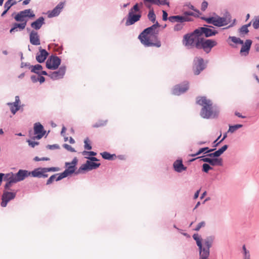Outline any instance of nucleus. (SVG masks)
<instances>
[{
  "label": "nucleus",
  "instance_id": "nucleus-33",
  "mask_svg": "<svg viewBox=\"0 0 259 259\" xmlns=\"http://www.w3.org/2000/svg\"><path fill=\"white\" fill-rule=\"evenodd\" d=\"M147 16L148 18L150 21H151L153 23H154L155 22L156 17L153 9L150 10L149 11Z\"/></svg>",
  "mask_w": 259,
  "mask_h": 259
},
{
  "label": "nucleus",
  "instance_id": "nucleus-41",
  "mask_svg": "<svg viewBox=\"0 0 259 259\" xmlns=\"http://www.w3.org/2000/svg\"><path fill=\"white\" fill-rule=\"evenodd\" d=\"M27 21H25L24 22L21 23H15V24L17 29L19 28L20 30H22L25 28Z\"/></svg>",
  "mask_w": 259,
  "mask_h": 259
},
{
  "label": "nucleus",
  "instance_id": "nucleus-61",
  "mask_svg": "<svg viewBox=\"0 0 259 259\" xmlns=\"http://www.w3.org/2000/svg\"><path fill=\"white\" fill-rule=\"evenodd\" d=\"M253 28L255 29L259 28V19L255 20L252 24Z\"/></svg>",
  "mask_w": 259,
  "mask_h": 259
},
{
  "label": "nucleus",
  "instance_id": "nucleus-22",
  "mask_svg": "<svg viewBox=\"0 0 259 259\" xmlns=\"http://www.w3.org/2000/svg\"><path fill=\"white\" fill-rule=\"evenodd\" d=\"M173 166L175 170L178 172H181L187 169V167L183 164L182 159L176 160L173 164Z\"/></svg>",
  "mask_w": 259,
  "mask_h": 259
},
{
  "label": "nucleus",
  "instance_id": "nucleus-56",
  "mask_svg": "<svg viewBox=\"0 0 259 259\" xmlns=\"http://www.w3.org/2000/svg\"><path fill=\"white\" fill-rule=\"evenodd\" d=\"M201 19L206 21L208 24H211L212 23V16L209 17H201Z\"/></svg>",
  "mask_w": 259,
  "mask_h": 259
},
{
  "label": "nucleus",
  "instance_id": "nucleus-16",
  "mask_svg": "<svg viewBox=\"0 0 259 259\" xmlns=\"http://www.w3.org/2000/svg\"><path fill=\"white\" fill-rule=\"evenodd\" d=\"M168 20L171 23H184L185 22H190L192 21V19L188 17L183 16L182 15H174L168 17Z\"/></svg>",
  "mask_w": 259,
  "mask_h": 259
},
{
  "label": "nucleus",
  "instance_id": "nucleus-20",
  "mask_svg": "<svg viewBox=\"0 0 259 259\" xmlns=\"http://www.w3.org/2000/svg\"><path fill=\"white\" fill-rule=\"evenodd\" d=\"M39 51L40 54H37L36 60L38 63H42L45 62L49 54L45 49H43L41 47L39 48Z\"/></svg>",
  "mask_w": 259,
  "mask_h": 259
},
{
  "label": "nucleus",
  "instance_id": "nucleus-53",
  "mask_svg": "<svg viewBox=\"0 0 259 259\" xmlns=\"http://www.w3.org/2000/svg\"><path fill=\"white\" fill-rule=\"evenodd\" d=\"M27 142L28 143L29 146L32 148H34L36 145H38L39 144L38 142L33 141L30 140H28Z\"/></svg>",
  "mask_w": 259,
  "mask_h": 259
},
{
  "label": "nucleus",
  "instance_id": "nucleus-46",
  "mask_svg": "<svg viewBox=\"0 0 259 259\" xmlns=\"http://www.w3.org/2000/svg\"><path fill=\"white\" fill-rule=\"evenodd\" d=\"M45 169V174L47 172L50 171H57L59 170V168L57 167H44Z\"/></svg>",
  "mask_w": 259,
  "mask_h": 259
},
{
  "label": "nucleus",
  "instance_id": "nucleus-11",
  "mask_svg": "<svg viewBox=\"0 0 259 259\" xmlns=\"http://www.w3.org/2000/svg\"><path fill=\"white\" fill-rule=\"evenodd\" d=\"M189 89V82L185 81L182 84L175 86L172 90V94L175 95H180L185 93Z\"/></svg>",
  "mask_w": 259,
  "mask_h": 259
},
{
  "label": "nucleus",
  "instance_id": "nucleus-52",
  "mask_svg": "<svg viewBox=\"0 0 259 259\" xmlns=\"http://www.w3.org/2000/svg\"><path fill=\"white\" fill-rule=\"evenodd\" d=\"M46 147L50 150L58 149L60 148L59 145L56 144L53 145H48Z\"/></svg>",
  "mask_w": 259,
  "mask_h": 259
},
{
  "label": "nucleus",
  "instance_id": "nucleus-58",
  "mask_svg": "<svg viewBox=\"0 0 259 259\" xmlns=\"http://www.w3.org/2000/svg\"><path fill=\"white\" fill-rule=\"evenodd\" d=\"M168 20V14L166 11L163 10L162 11V20L164 21H166Z\"/></svg>",
  "mask_w": 259,
  "mask_h": 259
},
{
  "label": "nucleus",
  "instance_id": "nucleus-23",
  "mask_svg": "<svg viewBox=\"0 0 259 259\" xmlns=\"http://www.w3.org/2000/svg\"><path fill=\"white\" fill-rule=\"evenodd\" d=\"M44 24H45V19L41 16L31 23V27L35 30H38Z\"/></svg>",
  "mask_w": 259,
  "mask_h": 259
},
{
  "label": "nucleus",
  "instance_id": "nucleus-55",
  "mask_svg": "<svg viewBox=\"0 0 259 259\" xmlns=\"http://www.w3.org/2000/svg\"><path fill=\"white\" fill-rule=\"evenodd\" d=\"M32 66V65H31L28 62H22L21 63V68L27 67L30 70Z\"/></svg>",
  "mask_w": 259,
  "mask_h": 259
},
{
  "label": "nucleus",
  "instance_id": "nucleus-15",
  "mask_svg": "<svg viewBox=\"0 0 259 259\" xmlns=\"http://www.w3.org/2000/svg\"><path fill=\"white\" fill-rule=\"evenodd\" d=\"M30 176V171L25 169H19L16 174H14V180L16 183L24 180Z\"/></svg>",
  "mask_w": 259,
  "mask_h": 259
},
{
  "label": "nucleus",
  "instance_id": "nucleus-47",
  "mask_svg": "<svg viewBox=\"0 0 259 259\" xmlns=\"http://www.w3.org/2000/svg\"><path fill=\"white\" fill-rule=\"evenodd\" d=\"M59 174H54V175L51 176L49 178V179L47 180V183H46V185H49L53 183V182L55 180V179L56 180V177Z\"/></svg>",
  "mask_w": 259,
  "mask_h": 259
},
{
  "label": "nucleus",
  "instance_id": "nucleus-38",
  "mask_svg": "<svg viewBox=\"0 0 259 259\" xmlns=\"http://www.w3.org/2000/svg\"><path fill=\"white\" fill-rule=\"evenodd\" d=\"M108 120H99L98 122H96V123L94 124L92 126L94 128H97L99 127L100 126H103L105 125L107 123Z\"/></svg>",
  "mask_w": 259,
  "mask_h": 259
},
{
  "label": "nucleus",
  "instance_id": "nucleus-2",
  "mask_svg": "<svg viewBox=\"0 0 259 259\" xmlns=\"http://www.w3.org/2000/svg\"><path fill=\"white\" fill-rule=\"evenodd\" d=\"M159 31L151 26L145 28L139 35L138 38L145 47H156L159 48L161 42L158 39Z\"/></svg>",
  "mask_w": 259,
  "mask_h": 259
},
{
  "label": "nucleus",
  "instance_id": "nucleus-51",
  "mask_svg": "<svg viewBox=\"0 0 259 259\" xmlns=\"http://www.w3.org/2000/svg\"><path fill=\"white\" fill-rule=\"evenodd\" d=\"M205 226V223L204 221L200 222L194 229L195 231H198L202 227H204Z\"/></svg>",
  "mask_w": 259,
  "mask_h": 259
},
{
  "label": "nucleus",
  "instance_id": "nucleus-27",
  "mask_svg": "<svg viewBox=\"0 0 259 259\" xmlns=\"http://www.w3.org/2000/svg\"><path fill=\"white\" fill-rule=\"evenodd\" d=\"M7 104L10 107L11 112L14 115L21 109V105L17 104V105L14 106L13 102H9Z\"/></svg>",
  "mask_w": 259,
  "mask_h": 259
},
{
  "label": "nucleus",
  "instance_id": "nucleus-42",
  "mask_svg": "<svg viewBox=\"0 0 259 259\" xmlns=\"http://www.w3.org/2000/svg\"><path fill=\"white\" fill-rule=\"evenodd\" d=\"M83 171H87L85 164H82L79 168L75 171V175H78L81 173H83Z\"/></svg>",
  "mask_w": 259,
  "mask_h": 259
},
{
  "label": "nucleus",
  "instance_id": "nucleus-18",
  "mask_svg": "<svg viewBox=\"0 0 259 259\" xmlns=\"http://www.w3.org/2000/svg\"><path fill=\"white\" fill-rule=\"evenodd\" d=\"M34 178H46L48 177V174H45L44 167H38L35 168L33 170L30 171V176Z\"/></svg>",
  "mask_w": 259,
  "mask_h": 259
},
{
  "label": "nucleus",
  "instance_id": "nucleus-24",
  "mask_svg": "<svg viewBox=\"0 0 259 259\" xmlns=\"http://www.w3.org/2000/svg\"><path fill=\"white\" fill-rule=\"evenodd\" d=\"M87 171L96 169L98 168L100 165V163H97L87 160L85 163Z\"/></svg>",
  "mask_w": 259,
  "mask_h": 259
},
{
  "label": "nucleus",
  "instance_id": "nucleus-28",
  "mask_svg": "<svg viewBox=\"0 0 259 259\" xmlns=\"http://www.w3.org/2000/svg\"><path fill=\"white\" fill-rule=\"evenodd\" d=\"M20 13L21 14L23 15L25 17H28L31 18H34L35 17V14L30 9H26L23 11H20Z\"/></svg>",
  "mask_w": 259,
  "mask_h": 259
},
{
  "label": "nucleus",
  "instance_id": "nucleus-9",
  "mask_svg": "<svg viewBox=\"0 0 259 259\" xmlns=\"http://www.w3.org/2000/svg\"><path fill=\"white\" fill-rule=\"evenodd\" d=\"M61 59L55 55H51L47 60L46 63V67L50 70H56L58 68L61 64Z\"/></svg>",
  "mask_w": 259,
  "mask_h": 259
},
{
  "label": "nucleus",
  "instance_id": "nucleus-35",
  "mask_svg": "<svg viewBox=\"0 0 259 259\" xmlns=\"http://www.w3.org/2000/svg\"><path fill=\"white\" fill-rule=\"evenodd\" d=\"M212 169L213 167H211V165L208 163H206V162L202 164V171L204 172L208 173L210 170H212Z\"/></svg>",
  "mask_w": 259,
  "mask_h": 259
},
{
  "label": "nucleus",
  "instance_id": "nucleus-26",
  "mask_svg": "<svg viewBox=\"0 0 259 259\" xmlns=\"http://www.w3.org/2000/svg\"><path fill=\"white\" fill-rule=\"evenodd\" d=\"M100 154L103 159L108 160H113L116 157L115 154H111L108 152H103L101 153Z\"/></svg>",
  "mask_w": 259,
  "mask_h": 259
},
{
  "label": "nucleus",
  "instance_id": "nucleus-49",
  "mask_svg": "<svg viewBox=\"0 0 259 259\" xmlns=\"http://www.w3.org/2000/svg\"><path fill=\"white\" fill-rule=\"evenodd\" d=\"M77 162H78V160H77V158L74 157L71 162H66L65 166H67V165H71L74 166V167H76Z\"/></svg>",
  "mask_w": 259,
  "mask_h": 259
},
{
  "label": "nucleus",
  "instance_id": "nucleus-6",
  "mask_svg": "<svg viewBox=\"0 0 259 259\" xmlns=\"http://www.w3.org/2000/svg\"><path fill=\"white\" fill-rule=\"evenodd\" d=\"M229 39H231L232 42L236 44H241L242 45L240 51V54L241 56H247L249 54L252 43V41L251 39H246L245 42H244L243 40L235 36H230Z\"/></svg>",
  "mask_w": 259,
  "mask_h": 259
},
{
  "label": "nucleus",
  "instance_id": "nucleus-3",
  "mask_svg": "<svg viewBox=\"0 0 259 259\" xmlns=\"http://www.w3.org/2000/svg\"><path fill=\"white\" fill-rule=\"evenodd\" d=\"M197 103L202 106L200 115L205 119L215 118L219 113V109L216 106H213L212 101L205 97H202L197 100Z\"/></svg>",
  "mask_w": 259,
  "mask_h": 259
},
{
  "label": "nucleus",
  "instance_id": "nucleus-17",
  "mask_svg": "<svg viewBox=\"0 0 259 259\" xmlns=\"http://www.w3.org/2000/svg\"><path fill=\"white\" fill-rule=\"evenodd\" d=\"M202 161L209 163L211 166H222L223 164V159L220 158H211L209 157H203L201 159Z\"/></svg>",
  "mask_w": 259,
  "mask_h": 259
},
{
  "label": "nucleus",
  "instance_id": "nucleus-34",
  "mask_svg": "<svg viewBox=\"0 0 259 259\" xmlns=\"http://www.w3.org/2000/svg\"><path fill=\"white\" fill-rule=\"evenodd\" d=\"M3 174L4 176H3V181L8 182L11 179H14V174L12 172Z\"/></svg>",
  "mask_w": 259,
  "mask_h": 259
},
{
  "label": "nucleus",
  "instance_id": "nucleus-36",
  "mask_svg": "<svg viewBox=\"0 0 259 259\" xmlns=\"http://www.w3.org/2000/svg\"><path fill=\"white\" fill-rule=\"evenodd\" d=\"M214 150H215V149H210L208 147H203V148H200L198 151V154H201V153H202L203 152L204 153H208H208L213 152Z\"/></svg>",
  "mask_w": 259,
  "mask_h": 259
},
{
  "label": "nucleus",
  "instance_id": "nucleus-45",
  "mask_svg": "<svg viewBox=\"0 0 259 259\" xmlns=\"http://www.w3.org/2000/svg\"><path fill=\"white\" fill-rule=\"evenodd\" d=\"M89 142H90V141H89V138H87L84 141V147L85 149L88 150H91L92 148L91 144L90 143H89Z\"/></svg>",
  "mask_w": 259,
  "mask_h": 259
},
{
  "label": "nucleus",
  "instance_id": "nucleus-40",
  "mask_svg": "<svg viewBox=\"0 0 259 259\" xmlns=\"http://www.w3.org/2000/svg\"><path fill=\"white\" fill-rule=\"evenodd\" d=\"M184 26V23H178L176 24L174 27L175 31H179L183 29Z\"/></svg>",
  "mask_w": 259,
  "mask_h": 259
},
{
  "label": "nucleus",
  "instance_id": "nucleus-25",
  "mask_svg": "<svg viewBox=\"0 0 259 259\" xmlns=\"http://www.w3.org/2000/svg\"><path fill=\"white\" fill-rule=\"evenodd\" d=\"M251 25V22L249 23L244 25L242 26L239 29L238 32L241 36H244L245 34H248L249 32V30L248 29V27Z\"/></svg>",
  "mask_w": 259,
  "mask_h": 259
},
{
  "label": "nucleus",
  "instance_id": "nucleus-29",
  "mask_svg": "<svg viewBox=\"0 0 259 259\" xmlns=\"http://www.w3.org/2000/svg\"><path fill=\"white\" fill-rule=\"evenodd\" d=\"M42 69V66L40 64H37L32 65L30 71L32 73H35L38 75L40 71Z\"/></svg>",
  "mask_w": 259,
  "mask_h": 259
},
{
  "label": "nucleus",
  "instance_id": "nucleus-32",
  "mask_svg": "<svg viewBox=\"0 0 259 259\" xmlns=\"http://www.w3.org/2000/svg\"><path fill=\"white\" fill-rule=\"evenodd\" d=\"M243 126L242 124H237L235 125H229V128L228 131V133H233L237 130L242 127Z\"/></svg>",
  "mask_w": 259,
  "mask_h": 259
},
{
  "label": "nucleus",
  "instance_id": "nucleus-1",
  "mask_svg": "<svg viewBox=\"0 0 259 259\" xmlns=\"http://www.w3.org/2000/svg\"><path fill=\"white\" fill-rule=\"evenodd\" d=\"M182 43L187 49L195 48L198 50L202 49L206 54L210 52L211 49L217 45V42L215 40L205 38L190 37L189 39L187 41L186 36H183Z\"/></svg>",
  "mask_w": 259,
  "mask_h": 259
},
{
  "label": "nucleus",
  "instance_id": "nucleus-64",
  "mask_svg": "<svg viewBox=\"0 0 259 259\" xmlns=\"http://www.w3.org/2000/svg\"><path fill=\"white\" fill-rule=\"evenodd\" d=\"M37 80H38V81H39V83L41 84L45 81V78L43 76L40 75V76H38Z\"/></svg>",
  "mask_w": 259,
  "mask_h": 259
},
{
  "label": "nucleus",
  "instance_id": "nucleus-50",
  "mask_svg": "<svg viewBox=\"0 0 259 259\" xmlns=\"http://www.w3.org/2000/svg\"><path fill=\"white\" fill-rule=\"evenodd\" d=\"M63 147L65 148L68 151H69L72 152H76L74 148H72L70 145H69L67 144H64L63 145Z\"/></svg>",
  "mask_w": 259,
  "mask_h": 259
},
{
  "label": "nucleus",
  "instance_id": "nucleus-44",
  "mask_svg": "<svg viewBox=\"0 0 259 259\" xmlns=\"http://www.w3.org/2000/svg\"><path fill=\"white\" fill-rule=\"evenodd\" d=\"M155 5L169 6V3L167 0H156Z\"/></svg>",
  "mask_w": 259,
  "mask_h": 259
},
{
  "label": "nucleus",
  "instance_id": "nucleus-37",
  "mask_svg": "<svg viewBox=\"0 0 259 259\" xmlns=\"http://www.w3.org/2000/svg\"><path fill=\"white\" fill-rule=\"evenodd\" d=\"M25 17L23 15L21 14L20 12L18 13V14L14 17V19L16 21L24 22L25 21H27L25 20Z\"/></svg>",
  "mask_w": 259,
  "mask_h": 259
},
{
  "label": "nucleus",
  "instance_id": "nucleus-60",
  "mask_svg": "<svg viewBox=\"0 0 259 259\" xmlns=\"http://www.w3.org/2000/svg\"><path fill=\"white\" fill-rule=\"evenodd\" d=\"M130 11H132L134 12H139L140 11V8L139 7V5L138 3L136 4L130 10Z\"/></svg>",
  "mask_w": 259,
  "mask_h": 259
},
{
  "label": "nucleus",
  "instance_id": "nucleus-30",
  "mask_svg": "<svg viewBox=\"0 0 259 259\" xmlns=\"http://www.w3.org/2000/svg\"><path fill=\"white\" fill-rule=\"evenodd\" d=\"M193 238L196 241V244L198 247V250L201 249L202 247V239L199 236L198 234H194L192 236Z\"/></svg>",
  "mask_w": 259,
  "mask_h": 259
},
{
  "label": "nucleus",
  "instance_id": "nucleus-48",
  "mask_svg": "<svg viewBox=\"0 0 259 259\" xmlns=\"http://www.w3.org/2000/svg\"><path fill=\"white\" fill-rule=\"evenodd\" d=\"M58 174L59 175H58V177H56V181H60L62 179H63V178H65L68 177L66 175V172L65 173L64 171L62 172V173Z\"/></svg>",
  "mask_w": 259,
  "mask_h": 259
},
{
  "label": "nucleus",
  "instance_id": "nucleus-54",
  "mask_svg": "<svg viewBox=\"0 0 259 259\" xmlns=\"http://www.w3.org/2000/svg\"><path fill=\"white\" fill-rule=\"evenodd\" d=\"M12 0H8L4 5V8L5 9H6L7 10L9 11V9L11 8L12 6L11 4V2Z\"/></svg>",
  "mask_w": 259,
  "mask_h": 259
},
{
  "label": "nucleus",
  "instance_id": "nucleus-39",
  "mask_svg": "<svg viewBox=\"0 0 259 259\" xmlns=\"http://www.w3.org/2000/svg\"><path fill=\"white\" fill-rule=\"evenodd\" d=\"M17 183L14 179H11L9 181L7 182L5 185L4 186V188L6 190H10L11 187L12 186L13 184Z\"/></svg>",
  "mask_w": 259,
  "mask_h": 259
},
{
  "label": "nucleus",
  "instance_id": "nucleus-7",
  "mask_svg": "<svg viewBox=\"0 0 259 259\" xmlns=\"http://www.w3.org/2000/svg\"><path fill=\"white\" fill-rule=\"evenodd\" d=\"M231 21V15L228 12H226L223 17L218 15L212 16L211 24L217 27H222L228 24Z\"/></svg>",
  "mask_w": 259,
  "mask_h": 259
},
{
  "label": "nucleus",
  "instance_id": "nucleus-31",
  "mask_svg": "<svg viewBox=\"0 0 259 259\" xmlns=\"http://www.w3.org/2000/svg\"><path fill=\"white\" fill-rule=\"evenodd\" d=\"M66 168L64 171V172L65 173L67 176L71 175L73 173H75L76 167H74L73 165H68L67 166H66Z\"/></svg>",
  "mask_w": 259,
  "mask_h": 259
},
{
  "label": "nucleus",
  "instance_id": "nucleus-4",
  "mask_svg": "<svg viewBox=\"0 0 259 259\" xmlns=\"http://www.w3.org/2000/svg\"><path fill=\"white\" fill-rule=\"evenodd\" d=\"M212 28H214L211 25H204L203 26L199 27L193 31L186 33L184 36H186L187 41L188 40V39H189L190 37L203 38L201 36L204 35L206 38L210 37L215 36L218 33L217 30Z\"/></svg>",
  "mask_w": 259,
  "mask_h": 259
},
{
  "label": "nucleus",
  "instance_id": "nucleus-10",
  "mask_svg": "<svg viewBox=\"0 0 259 259\" xmlns=\"http://www.w3.org/2000/svg\"><path fill=\"white\" fill-rule=\"evenodd\" d=\"M34 133L36 135L32 138V140H39L46 134V131L44 130L43 125L39 122H36L34 124Z\"/></svg>",
  "mask_w": 259,
  "mask_h": 259
},
{
  "label": "nucleus",
  "instance_id": "nucleus-8",
  "mask_svg": "<svg viewBox=\"0 0 259 259\" xmlns=\"http://www.w3.org/2000/svg\"><path fill=\"white\" fill-rule=\"evenodd\" d=\"M206 67L204 60L200 57H196L193 60V71L194 74L199 75Z\"/></svg>",
  "mask_w": 259,
  "mask_h": 259
},
{
  "label": "nucleus",
  "instance_id": "nucleus-13",
  "mask_svg": "<svg viewBox=\"0 0 259 259\" xmlns=\"http://www.w3.org/2000/svg\"><path fill=\"white\" fill-rule=\"evenodd\" d=\"M66 72V66H61L59 70L49 74V76L53 80H57L62 78Z\"/></svg>",
  "mask_w": 259,
  "mask_h": 259
},
{
  "label": "nucleus",
  "instance_id": "nucleus-43",
  "mask_svg": "<svg viewBox=\"0 0 259 259\" xmlns=\"http://www.w3.org/2000/svg\"><path fill=\"white\" fill-rule=\"evenodd\" d=\"M83 171H87L85 164H82L79 168L75 171V175H78L81 173H83Z\"/></svg>",
  "mask_w": 259,
  "mask_h": 259
},
{
  "label": "nucleus",
  "instance_id": "nucleus-14",
  "mask_svg": "<svg viewBox=\"0 0 259 259\" xmlns=\"http://www.w3.org/2000/svg\"><path fill=\"white\" fill-rule=\"evenodd\" d=\"M141 17V14H135L132 11H130L125 24L126 26L131 25L138 21Z\"/></svg>",
  "mask_w": 259,
  "mask_h": 259
},
{
  "label": "nucleus",
  "instance_id": "nucleus-59",
  "mask_svg": "<svg viewBox=\"0 0 259 259\" xmlns=\"http://www.w3.org/2000/svg\"><path fill=\"white\" fill-rule=\"evenodd\" d=\"M228 148V145H224L221 148L218 149L219 151L220 152L221 154H222Z\"/></svg>",
  "mask_w": 259,
  "mask_h": 259
},
{
  "label": "nucleus",
  "instance_id": "nucleus-5",
  "mask_svg": "<svg viewBox=\"0 0 259 259\" xmlns=\"http://www.w3.org/2000/svg\"><path fill=\"white\" fill-rule=\"evenodd\" d=\"M214 236H209L203 240L204 246L202 244L201 249L199 250V258H209L210 255V248L212 247L214 240Z\"/></svg>",
  "mask_w": 259,
  "mask_h": 259
},
{
  "label": "nucleus",
  "instance_id": "nucleus-21",
  "mask_svg": "<svg viewBox=\"0 0 259 259\" xmlns=\"http://www.w3.org/2000/svg\"><path fill=\"white\" fill-rule=\"evenodd\" d=\"M64 3L60 2L51 11L49 14L48 16L50 18L58 16L62 9L63 8Z\"/></svg>",
  "mask_w": 259,
  "mask_h": 259
},
{
  "label": "nucleus",
  "instance_id": "nucleus-12",
  "mask_svg": "<svg viewBox=\"0 0 259 259\" xmlns=\"http://www.w3.org/2000/svg\"><path fill=\"white\" fill-rule=\"evenodd\" d=\"M16 193L4 191L2 196L1 206L3 207H6L8 203L11 200L14 199L16 197Z\"/></svg>",
  "mask_w": 259,
  "mask_h": 259
},
{
  "label": "nucleus",
  "instance_id": "nucleus-63",
  "mask_svg": "<svg viewBox=\"0 0 259 259\" xmlns=\"http://www.w3.org/2000/svg\"><path fill=\"white\" fill-rule=\"evenodd\" d=\"M227 137V133H226L223 135V138L218 142L214 146H213L214 147H217L220 143H221Z\"/></svg>",
  "mask_w": 259,
  "mask_h": 259
},
{
  "label": "nucleus",
  "instance_id": "nucleus-62",
  "mask_svg": "<svg viewBox=\"0 0 259 259\" xmlns=\"http://www.w3.org/2000/svg\"><path fill=\"white\" fill-rule=\"evenodd\" d=\"M207 6H208L207 2L206 1H203L201 4V10L202 11H204L207 8Z\"/></svg>",
  "mask_w": 259,
  "mask_h": 259
},
{
  "label": "nucleus",
  "instance_id": "nucleus-19",
  "mask_svg": "<svg viewBox=\"0 0 259 259\" xmlns=\"http://www.w3.org/2000/svg\"><path fill=\"white\" fill-rule=\"evenodd\" d=\"M29 40L31 44L34 46H38L40 44L39 36L37 31H31L29 34Z\"/></svg>",
  "mask_w": 259,
  "mask_h": 259
},
{
  "label": "nucleus",
  "instance_id": "nucleus-57",
  "mask_svg": "<svg viewBox=\"0 0 259 259\" xmlns=\"http://www.w3.org/2000/svg\"><path fill=\"white\" fill-rule=\"evenodd\" d=\"M242 249L244 251V257H247V256H248V258H250L249 252L248 250H247L245 245H244L243 246Z\"/></svg>",
  "mask_w": 259,
  "mask_h": 259
}]
</instances>
